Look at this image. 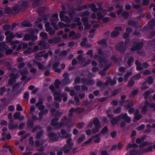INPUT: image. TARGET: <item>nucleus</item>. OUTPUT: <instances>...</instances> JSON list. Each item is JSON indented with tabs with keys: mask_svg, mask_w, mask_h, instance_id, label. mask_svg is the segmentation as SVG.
Here are the masks:
<instances>
[{
	"mask_svg": "<svg viewBox=\"0 0 155 155\" xmlns=\"http://www.w3.org/2000/svg\"><path fill=\"white\" fill-rule=\"evenodd\" d=\"M143 46V43L142 42L140 43L137 44L136 46L134 47H133L131 49V51H137L140 49Z\"/></svg>",
	"mask_w": 155,
	"mask_h": 155,
	"instance_id": "393cba45",
	"label": "nucleus"
},
{
	"mask_svg": "<svg viewBox=\"0 0 155 155\" xmlns=\"http://www.w3.org/2000/svg\"><path fill=\"white\" fill-rule=\"evenodd\" d=\"M116 8H119L117 12V14L119 15L122 12L124 8L121 5L119 4L116 5Z\"/></svg>",
	"mask_w": 155,
	"mask_h": 155,
	"instance_id": "c9c22d12",
	"label": "nucleus"
},
{
	"mask_svg": "<svg viewBox=\"0 0 155 155\" xmlns=\"http://www.w3.org/2000/svg\"><path fill=\"white\" fill-rule=\"evenodd\" d=\"M28 6V4L26 2H24L20 5V8L21 9H25Z\"/></svg>",
	"mask_w": 155,
	"mask_h": 155,
	"instance_id": "09e8293b",
	"label": "nucleus"
},
{
	"mask_svg": "<svg viewBox=\"0 0 155 155\" xmlns=\"http://www.w3.org/2000/svg\"><path fill=\"white\" fill-rule=\"evenodd\" d=\"M149 0H143L142 2V4L143 5L147 6L149 4Z\"/></svg>",
	"mask_w": 155,
	"mask_h": 155,
	"instance_id": "69168bd1",
	"label": "nucleus"
},
{
	"mask_svg": "<svg viewBox=\"0 0 155 155\" xmlns=\"http://www.w3.org/2000/svg\"><path fill=\"white\" fill-rule=\"evenodd\" d=\"M71 140L72 139L71 138H68L67 141V144L63 147V150L65 153L69 152L72 148V146L73 143L71 142Z\"/></svg>",
	"mask_w": 155,
	"mask_h": 155,
	"instance_id": "0eeeda50",
	"label": "nucleus"
},
{
	"mask_svg": "<svg viewBox=\"0 0 155 155\" xmlns=\"http://www.w3.org/2000/svg\"><path fill=\"white\" fill-rule=\"evenodd\" d=\"M28 71L27 68H25L21 70L20 73L22 76L21 78L22 80H24L27 77L25 75L28 74Z\"/></svg>",
	"mask_w": 155,
	"mask_h": 155,
	"instance_id": "f3484780",
	"label": "nucleus"
},
{
	"mask_svg": "<svg viewBox=\"0 0 155 155\" xmlns=\"http://www.w3.org/2000/svg\"><path fill=\"white\" fill-rule=\"evenodd\" d=\"M43 19L45 20V22L47 20L46 16H44L42 18H39L37 21L35 22L36 25L40 29H41L43 28V25L40 23V22L42 21Z\"/></svg>",
	"mask_w": 155,
	"mask_h": 155,
	"instance_id": "9b49d317",
	"label": "nucleus"
},
{
	"mask_svg": "<svg viewBox=\"0 0 155 155\" xmlns=\"http://www.w3.org/2000/svg\"><path fill=\"white\" fill-rule=\"evenodd\" d=\"M149 105L150 108H153V110H155V104L154 103H152L149 104L148 102L146 101L144 105L141 108V110L142 113L145 114L147 112V107Z\"/></svg>",
	"mask_w": 155,
	"mask_h": 155,
	"instance_id": "423d86ee",
	"label": "nucleus"
},
{
	"mask_svg": "<svg viewBox=\"0 0 155 155\" xmlns=\"http://www.w3.org/2000/svg\"><path fill=\"white\" fill-rule=\"evenodd\" d=\"M132 74V72H127L125 75L124 81L125 82H126L129 78V77Z\"/></svg>",
	"mask_w": 155,
	"mask_h": 155,
	"instance_id": "79ce46f5",
	"label": "nucleus"
},
{
	"mask_svg": "<svg viewBox=\"0 0 155 155\" xmlns=\"http://www.w3.org/2000/svg\"><path fill=\"white\" fill-rule=\"evenodd\" d=\"M58 120L57 119L52 120L51 121V125L54 126L55 128H59L63 126L65 123V121L61 122L59 124L58 122Z\"/></svg>",
	"mask_w": 155,
	"mask_h": 155,
	"instance_id": "6e6552de",
	"label": "nucleus"
},
{
	"mask_svg": "<svg viewBox=\"0 0 155 155\" xmlns=\"http://www.w3.org/2000/svg\"><path fill=\"white\" fill-rule=\"evenodd\" d=\"M138 147V145L135 143H134L132 144L131 143H129L128 144V146L127 147L126 149L127 150L130 147L136 148L137 147Z\"/></svg>",
	"mask_w": 155,
	"mask_h": 155,
	"instance_id": "49530a36",
	"label": "nucleus"
},
{
	"mask_svg": "<svg viewBox=\"0 0 155 155\" xmlns=\"http://www.w3.org/2000/svg\"><path fill=\"white\" fill-rule=\"evenodd\" d=\"M123 43L120 42L118 44L116 47V50L122 52H124L125 51V48L123 46Z\"/></svg>",
	"mask_w": 155,
	"mask_h": 155,
	"instance_id": "a211bd4d",
	"label": "nucleus"
},
{
	"mask_svg": "<svg viewBox=\"0 0 155 155\" xmlns=\"http://www.w3.org/2000/svg\"><path fill=\"white\" fill-rule=\"evenodd\" d=\"M119 116L115 118L112 119L111 121V123L113 125H114L115 124L117 123V122L120 120V119H119Z\"/></svg>",
	"mask_w": 155,
	"mask_h": 155,
	"instance_id": "58836bf2",
	"label": "nucleus"
},
{
	"mask_svg": "<svg viewBox=\"0 0 155 155\" xmlns=\"http://www.w3.org/2000/svg\"><path fill=\"white\" fill-rule=\"evenodd\" d=\"M10 77L12 79L9 80L8 84L9 85H12L15 82V79L19 77V75L17 74L15 75L14 73H12L10 74Z\"/></svg>",
	"mask_w": 155,
	"mask_h": 155,
	"instance_id": "9d476101",
	"label": "nucleus"
},
{
	"mask_svg": "<svg viewBox=\"0 0 155 155\" xmlns=\"http://www.w3.org/2000/svg\"><path fill=\"white\" fill-rule=\"evenodd\" d=\"M81 36V34L80 33H77L76 34H75L73 38L72 39L73 40L77 39L78 38H79Z\"/></svg>",
	"mask_w": 155,
	"mask_h": 155,
	"instance_id": "bf43d9fd",
	"label": "nucleus"
},
{
	"mask_svg": "<svg viewBox=\"0 0 155 155\" xmlns=\"http://www.w3.org/2000/svg\"><path fill=\"white\" fill-rule=\"evenodd\" d=\"M130 155H139L142 153L140 151L137 150L136 149H134L129 151Z\"/></svg>",
	"mask_w": 155,
	"mask_h": 155,
	"instance_id": "7c9ffc66",
	"label": "nucleus"
},
{
	"mask_svg": "<svg viewBox=\"0 0 155 155\" xmlns=\"http://www.w3.org/2000/svg\"><path fill=\"white\" fill-rule=\"evenodd\" d=\"M38 129H40V132L37 134V135L36 137V138L37 139H39L40 138L41 136V135L42 133L43 132V131L41 129V128H40V127L39 126L37 127L36 128H34L33 132H34L36 130H37Z\"/></svg>",
	"mask_w": 155,
	"mask_h": 155,
	"instance_id": "b1692460",
	"label": "nucleus"
},
{
	"mask_svg": "<svg viewBox=\"0 0 155 155\" xmlns=\"http://www.w3.org/2000/svg\"><path fill=\"white\" fill-rule=\"evenodd\" d=\"M134 105L133 103L132 102H129L127 105L125 106V107L126 109H127L130 107L133 106Z\"/></svg>",
	"mask_w": 155,
	"mask_h": 155,
	"instance_id": "774afa93",
	"label": "nucleus"
},
{
	"mask_svg": "<svg viewBox=\"0 0 155 155\" xmlns=\"http://www.w3.org/2000/svg\"><path fill=\"white\" fill-rule=\"evenodd\" d=\"M87 40L86 38H84L82 39V41L81 43V46L86 47V48H89L91 47V45L87 43Z\"/></svg>",
	"mask_w": 155,
	"mask_h": 155,
	"instance_id": "412c9836",
	"label": "nucleus"
},
{
	"mask_svg": "<svg viewBox=\"0 0 155 155\" xmlns=\"http://www.w3.org/2000/svg\"><path fill=\"white\" fill-rule=\"evenodd\" d=\"M85 138V136L83 134L81 135L77 140V142L80 143L83 141Z\"/></svg>",
	"mask_w": 155,
	"mask_h": 155,
	"instance_id": "f704fd0d",
	"label": "nucleus"
},
{
	"mask_svg": "<svg viewBox=\"0 0 155 155\" xmlns=\"http://www.w3.org/2000/svg\"><path fill=\"white\" fill-rule=\"evenodd\" d=\"M54 99L56 101H61V97H64L63 100L64 101H66L68 99L67 94L65 93L61 94L60 93L55 92L54 94Z\"/></svg>",
	"mask_w": 155,
	"mask_h": 155,
	"instance_id": "39448f33",
	"label": "nucleus"
},
{
	"mask_svg": "<svg viewBox=\"0 0 155 155\" xmlns=\"http://www.w3.org/2000/svg\"><path fill=\"white\" fill-rule=\"evenodd\" d=\"M43 51H41L35 54V59L34 61V62L35 64H37L38 66V69H44V66L40 62H38L37 60H40V58L41 57H43L45 58H47L48 56V54H46L44 55L43 54Z\"/></svg>",
	"mask_w": 155,
	"mask_h": 155,
	"instance_id": "f257e3e1",
	"label": "nucleus"
},
{
	"mask_svg": "<svg viewBox=\"0 0 155 155\" xmlns=\"http://www.w3.org/2000/svg\"><path fill=\"white\" fill-rule=\"evenodd\" d=\"M50 139L51 141H56L57 139V136L53 133H51L49 134Z\"/></svg>",
	"mask_w": 155,
	"mask_h": 155,
	"instance_id": "a878e982",
	"label": "nucleus"
},
{
	"mask_svg": "<svg viewBox=\"0 0 155 155\" xmlns=\"http://www.w3.org/2000/svg\"><path fill=\"white\" fill-rule=\"evenodd\" d=\"M153 148L152 147L150 146L146 148L143 149V151L144 152H149L152 151Z\"/></svg>",
	"mask_w": 155,
	"mask_h": 155,
	"instance_id": "13d9d810",
	"label": "nucleus"
},
{
	"mask_svg": "<svg viewBox=\"0 0 155 155\" xmlns=\"http://www.w3.org/2000/svg\"><path fill=\"white\" fill-rule=\"evenodd\" d=\"M38 38L36 36H34L32 35L27 34L25 35L24 37V39L26 41L31 40L33 41L36 40Z\"/></svg>",
	"mask_w": 155,
	"mask_h": 155,
	"instance_id": "4468645a",
	"label": "nucleus"
},
{
	"mask_svg": "<svg viewBox=\"0 0 155 155\" xmlns=\"http://www.w3.org/2000/svg\"><path fill=\"white\" fill-rule=\"evenodd\" d=\"M61 40L60 38L58 37H56L51 39H49L48 41V42L49 44H53L57 43L60 41Z\"/></svg>",
	"mask_w": 155,
	"mask_h": 155,
	"instance_id": "bb28decb",
	"label": "nucleus"
},
{
	"mask_svg": "<svg viewBox=\"0 0 155 155\" xmlns=\"http://www.w3.org/2000/svg\"><path fill=\"white\" fill-rule=\"evenodd\" d=\"M78 110V109L77 108L74 109L73 108H71L69 110V113L68 114L69 115L70 117L72 116L73 115V113Z\"/></svg>",
	"mask_w": 155,
	"mask_h": 155,
	"instance_id": "3c124183",
	"label": "nucleus"
},
{
	"mask_svg": "<svg viewBox=\"0 0 155 155\" xmlns=\"http://www.w3.org/2000/svg\"><path fill=\"white\" fill-rule=\"evenodd\" d=\"M21 25L25 27H30L31 24L28 21H24L21 23Z\"/></svg>",
	"mask_w": 155,
	"mask_h": 155,
	"instance_id": "4c0bfd02",
	"label": "nucleus"
},
{
	"mask_svg": "<svg viewBox=\"0 0 155 155\" xmlns=\"http://www.w3.org/2000/svg\"><path fill=\"white\" fill-rule=\"evenodd\" d=\"M28 67L30 68V71L31 73H33V74H35L37 71L36 69L35 68H33L32 65L30 64H28Z\"/></svg>",
	"mask_w": 155,
	"mask_h": 155,
	"instance_id": "ea45409f",
	"label": "nucleus"
},
{
	"mask_svg": "<svg viewBox=\"0 0 155 155\" xmlns=\"http://www.w3.org/2000/svg\"><path fill=\"white\" fill-rule=\"evenodd\" d=\"M58 20V14H55L53 15L51 21L52 22L51 23V25L54 27L55 29L57 30L58 27L55 26V24Z\"/></svg>",
	"mask_w": 155,
	"mask_h": 155,
	"instance_id": "1a4fd4ad",
	"label": "nucleus"
},
{
	"mask_svg": "<svg viewBox=\"0 0 155 155\" xmlns=\"http://www.w3.org/2000/svg\"><path fill=\"white\" fill-rule=\"evenodd\" d=\"M154 91L153 90L150 89V90L148 91H147L144 94V98L145 99H147L148 98V95L151 93L153 92Z\"/></svg>",
	"mask_w": 155,
	"mask_h": 155,
	"instance_id": "a19ab883",
	"label": "nucleus"
},
{
	"mask_svg": "<svg viewBox=\"0 0 155 155\" xmlns=\"http://www.w3.org/2000/svg\"><path fill=\"white\" fill-rule=\"evenodd\" d=\"M8 48V47L6 46L5 42L0 43V51L7 49Z\"/></svg>",
	"mask_w": 155,
	"mask_h": 155,
	"instance_id": "473e14b6",
	"label": "nucleus"
},
{
	"mask_svg": "<svg viewBox=\"0 0 155 155\" xmlns=\"http://www.w3.org/2000/svg\"><path fill=\"white\" fill-rule=\"evenodd\" d=\"M13 120H10L9 123V128L10 129H15L18 127V124H13Z\"/></svg>",
	"mask_w": 155,
	"mask_h": 155,
	"instance_id": "c85d7f7f",
	"label": "nucleus"
},
{
	"mask_svg": "<svg viewBox=\"0 0 155 155\" xmlns=\"http://www.w3.org/2000/svg\"><path fill=\"white\" fill-rule=\"evenodd\" d=\"M134 80L132 78L130 80L128 83V87H132L133 86L134 83Z\"/></svg>",
	"mask_w": 155,
	"mask_h": 155,
	"instance_id": "338daca9",
	"label": "nucleus"
},
{
	"mask_svg": "<svg viewBox=\"0 0 155 155\" xmlns=\"http://www.w3.org/2000/svg\"><path fill=\"white\" fill-rule=\"evenodd\" d=\"M20 113L19 112H16L14 115V118L15 119H18L20 116Z\"/></svg>",
	"mask_w": 155,
	"mask_h": 155,
	"instance_id": "052dcab7",
	"label": "nucleus"
},
{
	"mask_svg": "<svg viewBox=\"0 0 155 155\" xmlns=\"http://www.w3.org/2000/svg\"><path fill=\"white\" fill-rule=\"evenodd\" d=\"M40 36L43 39H45L47 37V34L45 32H42L40 34Z\"/></svg>",
	"mask_w": 155,
	"mask_h": 155,
	"instance_id": "0e129e2a",
	"label": "nucleus"
},
{
	"mask_svg": "<svg viewBox=\"0 0 155 155\" xmlns=\"http://www.w3.org/2000/svg\"><path fill=\"white\" fill-rule=\"evenodd\" d=\"M122 29L120 27H116L115 28V31L112 32L111 34L112 37H115L117 36L119 34L120 31H122Z\"/></svg>",
	"mask_w": 155,
	"mask_h": 155,
	"instance_id": "ddd939ff",
	"label": "nucleus"
},
{
	"mask_svg": "<svg viewBox=\"0 0 155 155\" xmlns=\"http://www.w3.org/2000/svg\"><path fill=\"white\" fill-rule=\"evenodd\" d=\"M141 77V74H138L134 76L132 78V79L134 80H136L139 79Z\"/></svg>",
	"mask_w": 155,
	"mask_h": 155,
	"instance_id": "864d4df0",
	"label": "nucleus"
},
{
	"mask_svg": "<svg viewBox=\"0 0 155 155\" xmlns=\"http://www.w3.org/2000/svg\"><path fill=\"white\" fill-rule=\"evenodd\" d=\"M100 135V134H99L93 136L92 137V138L93 142H94L96 143H99L100 141L101 140V138L99 137Z\"/></svg>",
	"mask_w": 155,
	"mask_h": 155,
	"instance_id": "5701e85b",
	"label": "nucleus"
},
{
	"mask_svg": "<svg viewBox=\"0 0 155 155\" xmlns=\"http://www.w3.org/2000/svg\"><path fill=\"white\" fill-rule=\"evenodd\" d=\"M98 43L99 44H100L102 45L103 46H105L107 45L106 41L105 40H102L98 41Z\"/></svg>",
	"mask_w": 155,
	"mask_h": 155,
	"instance_id": "6e6d98bb",
	"label": "nucleus"
},
{
	"mask_svg": "<svg viewBox=\"0 0 155 155\" xmlns=\"http://www.w3.org/2000/svg\"><path fill=\"white\" fill-rule=\"evenodd\" d=\"M93 142L92 138L89 139L88 140L85 142L84 143V146L87 145L89 144H91Z\"/></svg>",
	"mask_w": 155,
	"mask_h": 155,
	"instance_id": "4d7b16f0",
	"label": "nucleus"
},
{
	"mask_svg": "<svg viewBox=\"0 0 155 155\" xmlns=\"http://www.w3.org/2000/svg\"><path fill=\"white\" fill-rule=\"evenodd\" d=\"M138 91L137 90H135L133 91L130 94V97H133L134 96L136 95L138 93Z\"/></svg>",
	"mask_w": 155,
	"mask_h": 155,
	"instance_id": "5fc2aeb1",
	"label": "nucleus"
},
{
	"mask_svg": "<svg viewBox=\"0 0 155 155\" xmlns=\"http://www.w3.org/2000/svg\"><path fill=\"white\" fill-rule=\"evenodd\" d=\"M109 83H110L111 85H113L116 84V81L115 80L113 79L112 80L110 78L108 79L105 82V85H107Z\"/></svg>",
	"mask_w": 155,
	"mask_h": 155,
	"instance_id": "c756f323",
	"label": "nucleus"
},
{
	"mask_svg": "<svg viewBox=\"0 0 155 155\" xmlns=\"http://www.w3.org/2000/svg\"><path fill=\"white\" fill-rule=\"evenodd\" d=\"M45 26L47 31H50L51 29V28L50 27V23L49 22H47L46 23Z\"/></svg>",
	"mask_w": 155,
	"mask_h": 155,
	"instance_id": "de8ad7c7",
	"label": "nucleus"
},
{
	"mask_svg": "<svg viewBox=\"0 0 155 155\" xmlns=\"http://www.w3.org/2000/svg\"><path fill=\"white\" fill-rule=\"evenodd\" d=\"M5 35L7 36L6 39L7 42H10L11 44L12 45H13L12 47L13 49H15L17 47L16 44L18 43V41H11L14 38L15 36L12 32L9 31H7L5 33Z\"/></svg>",
	"mask_w": 155,
	"mask_h": 155,
	"instance_id": "f03ea898",
	"label": "nucleus"
},
{
	"mask_svg": "<svg viewBox=\"0 0 155 155\" xmlns=\"http://www.w3.org/2000/svg\"><path fill=\"white\" fill-rule=\"evenodd\" d=\"M78 110V109L77 108L74 109L73 108H71L69 110V113L68 114L69 115L70 117L72 116L73 115V113Z\"/></svg>",
	"mask_w": 155,
	"mask_h": 155,
	"instance_id": "8fccbe9b",
	"label": "nucleus"
},
{
	"mask_svg": "<svg viewBox=\"0 0 155 155\" xmlns=\"http://www.w3.org/2000/svg\"><path fill=\"white\" fill-rule=\"evenodd\" d=\"M38 45L39 47V49L40 50L48 48L49 47V45L48 44L45 43L44 41H41L38 44Z\"/></svg>",
	"mask_w": 155,
	"mask_h": 155,
	"instance_id": "2eb2a0df",
	"label": "nucleus"
},
{
	"mask_svg": "<svg viewBox=\"0 0 155 155\" xmlns=\"http://www.w3.org/2000/svg\"><path fill=\"white\" fill-rule=\"evenodd\" d=\"M90 14V13L87 11L80 14V15L82 18L81 19L82 21L84 23V25L85 26V30H87L90 29L91 25L88 22V19L87 17Z\"/></svg>",
	"mask_w": 155,
	"mask_h": 155,
	"instance_id": "7ed1b4c3",
	"label": "nucleus"
},
{
	"mask_svg": "<svg viewBox=\"0 0 155 155\" xmlns=\"http://www.w3.org/2000/svg\"><path fill=\"white\" fill-rule=\"evenodd\" d=\"M42 103L43 102L42 101H40L36 104V107H38V109L40 110L43 109L44 107V106L43 105H41Z\"/></svg>",
	"mask_w": 155,
	"mask_h": 155,
	"instance_id": "e433bc0d",
	"label": "nucleus"
},
{
	"mask_svg": "<svg viewBox=\"0 0 155 155\" xmlns=\"http://www.w3.org/2000/svg\"><path fill=\"white\" fill-rule=\"evenodd\" d=\"M42 3V2L41 0H38L35 1L33 4V6L35 7L36 6H38Z\"/></svg>",
	"mask_w": 155,
	"mask_h": 155,
	"instance_id": "603ef678",
	"label": "nucleus"
},
{
	"mask_svg": "<svg viewBox=\"0 0 155 155\" xmlns=\"http://www.w3.org/2000/svg\"><path fill=\"white\" fill-rule=\"evenodd\" d=\"M98 54L100 58L99 59L102 58L103 57H107L109 55V53L108 52H105L104 53H103L101 50H99Z\"/></svg>",
	"mask_w": 155,
	"mask_h": 155,
	"instance_id": "4be33fe9",
	"label": "nucleus"
},
{
	"mask_svg": "<svg viewBox=\"0 0 155 155\" xmlns=\"http://www.w3.org/2000/svg\"><path fill=\"white\" fill-rule=\"evenodd\" d=\"M149 25L150 28H153L155 26V20H153L148 23Z\"/></svg>",
	"mask_w": 155,
	"mask_h": 155,
	"instance_id": "c03bdc74",
	"label": "nucleus"
},
{
	"mask_svg": "<svg viewBox=\"0 0 155 155\" xmlns=\"http://www.w3.org/2000/svg\"><path fill=\"white\" fill-rule=\"evenodd\" d=\"M65 12L64 11H62L61 12L59 16L60 17L62 21L65 22L67 23H70L71 20L73 19V17L74 14V13L72 12L70 13L69 15L71 17V18L69 19L68 17L67 16H65Z\"/></svg>",
	"mask_w": 155,
	"mask_h": 155,
	"instance_id": "20e7f679",
	"label": "nucleus"
},
{
	"mask_svg": "<svg viewBox=\"0 0 155 155\" xmlns=\"http://www.w3.org/2000/svg\"><path fill=\"white\" fill-rule=\"evenodd\" d=\"M61 134L62 135H63V137L64 138H70L71 135L69 134H67L66 132V130H64V129H62L61 131Z\"/></svg>",
	"mask_w": 155,
	"mask_h": 155,
	"instance_id": "cd10ccee",
	"label": "nucleus"
},
{
	"mask_svg": "<svg viewBox=\"0 0 155 155\" xmlns=\"http://www.w3.org/2000/svg\"><path fill=\"white\" fill-rule=\"evenodd\" d=\"M82 81L83 83L85 84H88L91 85H93L94 84V81L92 80H87L85 78L82 79Z\"/></svg>",
	"mask_w": 155,
	"mask_h": 155,
	"instance_id": "aec40b11",
	"label": "nucleus"
},
{
	"mask_svg": "<svg viewBox=\"0 0 155 155\" xmlns=\"http://www.w3.org/2000/svg\"><path fill=\"white\" fill-rule=\"evenodd\" d=\"M60 63L59 62H57L54 63L53 65V68L55 69V71L58 73L61 72V69L59 68L56 69V68L58 67Z\"/></svg>",
	"mask_w": 155,
	"mask_h": 155,
	"instance_id": "2f4dec72",
	"label": "nucleus"
},
{
	"mask_svg": "<svg viewBox=\"0 0 155 155\" xmlns=\"http://www.w3.org/2000/svg\"><path fill=\"white\" fill-rule=\"evenodd\" d=\"M100 128H99L98 127H95L93 128L92 130V132L93 134H95L99 130V129Z\"/></svg>",
	"mask_w": 155,
	"mask_h": 155,
	"instance_id": "680f3d73",
	"label": "nucleus"
},
{
	"mask_svg": "<svg viewBox=\"0 0 155 155\" xmlns=\"http://www.w3.org/2000/svg\"><path fill=\"white\" fill-rule=\"evenodd\" d=\"M135 63L137 66V69L138 70H141L144 68H146L148 67V64L147 63H143L142 66L141 64L139 63L138 60H137L135 62Z\"/></svg>",
	"mask_w": 155,
	"mask_h": 155,
	"instance_id": "f8f14e48",
	"label": "nucleus"
},
{
	"mask_svg": "<svg viewBox=\"0 0 155 155\" xmlns=\"http://www.w3.org/2000/svg\"><path fill=\"white\" fill-rule=\"evenodd\" d=\"M94 124L95 127H101V125L99 123V120L98 119L95 118L94 120Z\"/></svg>",
	"mask_w": 155,
	"mask_h": 155,
	"instance_id": "72a5a7b5",
	"label": "nucleus"
},
{
	"mask_svg": "<svg viewBox=\"0 0 155 155\" xmlns=\"http://www.w3.org/2000/svg\"><path fill=\"white\" fill-rule=\"evenodd\" d=\"M147 82L149 84H151L153 83V79L151 76H150L148 78Z\"/></svg>",
	"mask_w": 155,
	"mask_h": 155,
	"instance_id": "e2e57ef3",
	"label": "nucleus"
},
{
	"mask_svg": "<svg viewBox=\"0 0 155 155\" xmlns=\"http://www.w3.org/2000/svg\"><path fill=\"white\" fill-rule=\"evenodd\" d=\"M77 58L81 63L84 62L85 61V58L84 57L82 58L81 55L78 56Z\"/></svg>",
	"mask_w": 155,
	"mask_h": 155,
	"instance_id": "a18cd8bd",
	"label": "nucleus"
},
{
	"mask_svg": "<svg viewBox=\"0 0 155 155\" xmlns=\"http://www.w3.org/2000/svg\"><path fill=\"white\" fill-rule=\"evenodd\" d=\"M89 6L92 10L94 12H96L97 10V9L96 7V6L94 4H91L89 5Z\"/></svg>",
	"mask_w": 155,
	"mask_h": 155,
	"instance_id": "37998d69",
	"label": "nucleus"
},
{
	"mask_svg": "<svg viewBox=\"0 0 155 155\" xmlns=\"http://www.w3.org/2000/svg\"><path fill=\"white\" fill-rule=\"evenodd\" d=\"M119 119H120V120L122 119H123L125 122L127 123H129L131 120L130 117H128L126 114H120L119 116Z\"/></svg>",
	"mask_w": 155,
	"mask_h": 155,
	"instance_id": "dca6fc26",
	"label": "nucleus"
},
{
	"mask_svg": "<svg viewBox=\"0 0 155 155\" xmlns=\"http://www.w3.org/2000/svg\"><path fill=\"white\" fill-rule=\"evenodd\" d=\"M68 74L65 73L64 74V78L62 81V84H67L70 82V80L68 77Z\"/></svg>",
	"mask_w": 155,
	"mask_h": 155,
	"instance_id": "6ab92c4d",
	"label": "nucleus"
}]
</instances>
